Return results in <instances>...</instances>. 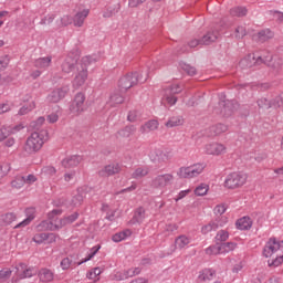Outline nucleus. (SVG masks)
<instances>
[{
    "label": "nucleus",
    "mask_w": 283,
    "mask_h": 283,
    "mask_svg": "<svg viewBox=\"0 0 283 283\" xmlns=\"http://www.w3.org/2000/svg\"><path fill=\"white\" fill-rule=\"evenodd\" d=\"M145 220V208L139 207L135 210L134 217L130 220L132 224H140Z\"/></svg>",
    "instance_id": "nucleus-29"
},
{
    "label": "nucleus",
    "mask_w": 283,
    "mask_h": 283,
    "mask_svg": "<svg viewBox=\"0 0 283 283\" xmlns=\"http://www.w3.org/2000/svg\"><path fill=\"white\" fill-rule=\"evenodd\" d=\"M189 242H191V240L185 234L179 235L175 240V244H176V247H178V249H185V247H187V244H189Z\"/></svg>",
    "instance_id": "nucleus-43"
},
{
    "label": "nucleus",
    "mask_w": 283,
    "mask_h": 283,
    "mask_svg": "<svg viewBox=\"0 0 283 283\" xmlns=\"http://www.w3.org/2000/svg\"><path fill=\"white\" fill-rule=\"evenodd\" d=\"M271 103V107L277 108V107H283V96L279 95L276 96L273 102Z\"/></svg>",
    "instance_id": "nucleus-58"
},
{
    "label": "nucleus",
    "mask_w": 283,
    "mask_h": 283,
    "mask_svg": "<svg viewBox=\"0 0 283 283\" xmlns=\"http://www.w3.org/2000/svg\"><path fill=\"white\" fill-rule=\"evenodd\" d=\"M174 174H160L155 176L151 181H150V187L151 189H167V187H169V185H174Z\"/></svg>",
    "instance_id": "nucleus-9"
},
{
    "label": "nucleus",
    "mask_w": 283,
    "mask_h": 283,
    "mask_svg": "<svg viewBox=\"0 0 283 283\" xmlns=\"http://www.w3.org/2000/svg\"><path fill=\"white\" fill-rule=\"evenodd\" d=\"M207 255H220L223 253L222 243H217L216 245H211L206 249Z\"/></svg>",
    "instance_id": "nucleus-36"
},
{
    "label": "nucleus",
    "mask_w": 283,
    "mask_h": 283,
    "mask_svg": "<svg viewBox=\"0 0 283 283\" xmlns=\"http://www.w3.org/2000/svg\"><path fill=\"white\" fill-rule=\"evenodd\" d=\"M51 63H52V56H46V57H39L38 60H35L34 65L35 67L43 70L45 67H50Z\"/></svg>",
    "instance_id": "nucleus-33"
},
{
    "label": "nucleus",
    "mask_w": 283,
    "mask_h": 283,
    "mask_svg": "<svg viewBox=\"0 0 283 283\" xmlns=\"http://www.w3.org/2000/svg\"><path fill=\"white\" fill-rule=\"evenodd\" d=\"M218 36H220L218 31L208 32L202 36L201 45H211V43H216V41H218Z\"/></svg>",
    "instance_id": "nucleus-22"
},
{
    "label": "nucleus",
    "mask_w": 283,
    "mask_h": 283,
    "mask_svg": "<svg viewBox=\"0 0 283 283\" xmlns=\"http://www.w3.org/2000/svg\"><path fill=\"white\" fill-rule=\"evenodd\" d=\"M216 277V270L213 269H205L199 273L200 282H211Z\"/></svg>",
    "instance_id": "nucleus-25"
},
{
    "label": "nucleus",
    "mask_w": 283,
    "mask_h": 283,
    "mask_svg": "<svg viewBox=\"0 0 283 283\" xmlns=\"http://www.w3.org/2000/svg\"><path fill=\"white\" fill-rule=\"evenodd\" d=\"M248 12L249 10H247V7H233L232 9H230V14L232 17H247Z\"/></svg>",
    "instance_id": "nucleus-37"
},
{
    "label": "nucleus",
    "mask_w": 283,
    "mask_h": 283,
    "mask_svg": "<svg viewBox=\"0 0 283 283\" xmlns=\"http://www.w3.org/2000/svg\"><path fill=\"white\" fill-rule=\"evenodd\" d=\"M262 65L270 67L272 74H280L282 72L283 59L273 57L271 53H262Z\"/></svg>",
    "instance_id": "nucleus-8"
},
{
    "label": "nucleus",
    "mask_w": 283,
    "mask_h": 283,
    "mask_svg": "<svg viewBox=\"0 0 283 283\" xmlns=\"http://www.w3.org/2000/svg\"><path fill=\"white\" fill-rule=\"evenodd\" d=\"M216 242H227L229 240V232L227 230H220L216 238H214Z\"/></svg>",
    "instance_id": "nucleus-50"
},
{
    "label": "nucleus",
    "mask_w": 283,
    "mask_h": 283,
    "mask_svg": "<svg viewBox=\"0 0 283 283\" xmlns=\"http://www.w3.org/2000/svg\"><path fill=\"white\" fill-rule=\"evenodd\" d=\"M185 124V119L182 116H172L166 123V127H180V125Z\"/></svg>",
    "instance_id": "nucleus-34"
},
{
    "label": "nucleus",
    "mask_w": 283,
    "mask_h": 283,
    "mask_svg": "<svg viewBox=\"0 0 283 283\" xmlns=\"http://www.w3.org/2000/svg\"><path fill=\"white\" fill-rule=\"evenodd\" d=\"M43 123H45V117H39L36 120L31 122L30 127L35 132H41Z\"/></svg>",
    "instance_id": "nucleus-48"
},
{
    "label": "nucleus",
    "mask_w": 283,
    "mask_h": 283,
    "mask_svg": "<svg viewBox=\"0 0 283 283\" xmlns=\"http://www.w3.org/2000/svg\"><path fill=\"white\" fill-rule=\"evenodd\" d=\"M181 70L188 74V76H196L198 73V70H196V66H191V64L181 63L180 64Z\"/></svg>",
    "instance_id": "nucleus-45"
},
{
    "label": "nucleus",
    "mask_w": 283,
    "mask_h": 283,
    "mask_svg": "<svg viewBox=\"0 0 283 283\" xmlns=\"http://www.w3.org/2000/svg\"><path fill=\"white\" fill-rule=\"evenodd\" d=\"M165 96L168 105H176V103H178V97H176V95L165 94Z\"/></svg>",
    "instance_id": "nucleus-63"
},
{
    "label": "nucleus",
    "mask_w": 283,
    "mask_h": 283,
    "mask_svg": "<svg viewBox=\"0 0 283 283\" xmlns=\"http://www.w3.org/2000/svg\"><path fill=\"white\" fill-rule=\"evenodd\" d=\"M83 158L78 155H72L62 160V167L65 169H72V167H78Z\"/></svg>",
    "instance_id": "nucleus-18"
},
{
    "label": "nucleus",
    "mask_w": 283,
    "mask_h": 283,
    "mask_svg": "<svg viewBox=\"0 0 283 283\" xmlns=\"http://www.w3.org/2000/svg\"><path fill=\"white\" fill-rule=\"evenodd\" d=\"M120 172V166L118 164L107 165L105 168L98 171V176L102 178H107L109 176H115V174Z\"/></svg>",
    "instance_id": "nucleus-19"
},
{
    "label": "nucleus",
    "mask_w": 283,
    "mask_h": 283,
    "mask_svg": "<svg viewBox=\"0 0 283 283\" xmlns=\"http://www.w3.org/2000/svg\"><path fill=\"white\" fill-rule=\"evenodd\" d=\"M134 134H136V126H125L123 129L117 132V138H129V136H134Z\"/></svg>",
    "instance_id": "nucleus-27"
},
{
    "label": "nucleus",
    "mask_w": 283,
    "mask_h": 283,
    "mask_svg": "<svg viewBox=\"0 0 283 283\" xmlns=\"http://www.w3.org/2000/svg\"><path fill=\"white\" fill-rule=\"evenodd\" d=\"M34 107H36V105L34 104V102H32L31 104H29V106H22L19 109V116H25V114H30V112H32V109H34Z\"/></svg>",
    "instance_id": "nucleus-54"
},
{
    "label": "nucleus",
    "mask_w": 283,
    "mask_h": 283,
    "mask_svg": "<svg viewBox=\"0 0 283 283\" xmlns=\"http://www.w3.org/2000/svg\"><path fill=\"white\" fill-rule=\"evenodd\" d=\"M238 244L235 242H226L221 243V249L223 253H230V251H234Z\"/></svg>",
    "instance_id": "nucleus-52"
},
{
    "label": "nucleus",
    "mask_w": 283,
    "mask_h": 283,
    "mask_svg": "<svg viewBox=\"0 0 283 283\" xmlns=\"http://www.w3.org/2000/svg\"><path fill=\"white\" fill-rule=\"evenodd\" d=\"M12 277V270L10 268H4L0 271V282H6Z\"/></svg>",
    "instance_id": "nucleus-51"
},
{
    "label": "nucleus",
    "mask_w": 283,
    "mask_h": 283,
    "mask_svg": "<svg viewBox=\"0 0 283 283\" xmlns=\"http://www.w3.org/2000/svg\"><path fill=\"white\" fill-rule=\"evenodd\" d=\"M46 240V233H38L33 237V242L36 244H43Z\"/></svg>",
    "instance_id": "nucleus-60"
},
{
    "label": "nucleus",
    "mask_w": 283,
    "mask_h": 283,
    "mask_svg": "<svg viewBox=\"0 0 283 283\" xmlns=\"http://www.w3.org/2000/svg\"><path fill=\"white\" fill-rule=\"evenodd\" d=\"M78 220V212H74L71 216L64 217L63 219H57V223L61 224V229L66 224H72V222H76Z\"/></svg>",
    "instance_id": "nucleus-32"
},
{
    "label": "nucleus",
    "mask_w": 283,
    "mask_h": 283,
    "mask_svg": "<svg viewBox=\"0 0 283 283\" xmlns=\"http://www.w3.org/2000/svg\"><path fill=\"white\" fill-rule=\"evenodd\" d=\"M147 81V77H143V75L138 72L127 73L118 81V88L120 94H125L127 90H132L135 85H138V83H145Z\"/></svg>",
    "instance_id": "nucleus-4"
},
{
    "label": "nucleus",
    "mask_w": 283,
    "mask_h": 283,
    "mask_svg": "<svg viewBox=\"0 0 283 283\" xmlns=\"http://www.w3.org/2000/svg\"><path fill=\"white\" fill-rule=\"evenodd\" d=\"M247 174L241 171L230 172L224 180V187L227 189H240L247 185Z\"/></svg>",
    "instance_id": "nucleus-6"
},
{
    "label": "nucleus",
    "mask_w": 283,
    "mask_h": 283,
    "mask_svg": "<svg viewBox=\"0 0 283 283\" xmlns=\"http://www.w3.org/2000/svg\"><path fill=\"white\" fill-rule=\"evenodd\" d=\"M229 129V127L224 124H217V125H212L209 128V134L210 136H220V134H224V132H227Z\"/></svg>",
    "instance_id": "nucleus-30"
},
{
    "label": "nucleus",
    "mask_w": 283,
    "mask_h": 283,
    "mask_svg": "<svg viewBox=\"0 0 283 283\" xmlns=\"http://www.w3.org/2000/svg\"><path fill=\"white\" fill-rule=\"evenodd\" d=\"M226 151H227V147L222 144L212 143V144L206 145V154H209L210 156H220Z\"/></svg>",
    "instance_id": "nucleus-17"
},
{
    "label": "nucleus",
    "mask_w": 283,
    "mask_h": 283,
    "mask_svg": "<svg viewBox=\"0 0 283 283\" xmlns=\"http://www.w3.org/2000/svg\"><path fill=\"white\" fill-rule=\"evenodd\" d=\"M283 263V255L276 256L275 259L269 260V266H280Z\"/></svg>",
    "instance_id": "nucleus-59"
},
{
    "label": "nucleus",
    "mask_w": 283,
    "mask_h": 283,
    "mask_svg": "<svg viewBox=\"0 0 283 283\" xmlns=\"http://www.w3.org/2000/svg\"><path fill=\"white\" fill-rule=\"evenodd\" d=\"M45 136H48V130L45 129L33 132L25 142L24 151L27 154H36L45 144Z\"/></svg>",
    "instance_id": "nucleus-3"
},
{
    "label": "nucleus",
    "mask_w": 283,
    "mask_h": 283,
    "mask_svg": "<svg viewBox=\"0 0 283 283\" xmlns=\"http://www.w3.org/2000/svg\"><path fill=\"white\" fill-rule=\"evenodd\" d=\"M150 160L153 163H165V153L163 150H155L150 153Z\"/></svg>",
    "instance_id": "nucleus-41"
},
{
    "label": "nucleus",
    "mask_w": 283,
    "mask_h": 283,
    "mask_svg": "<svg viewBox=\"0 0 283 283\" xmlns=\"http://www.w3.org/2000/svg\"><path fill=\"white\" fill-rule=\"evenodd\" d=\"M184 87L180 84H171L170 86L165 88V94H168L170 96H176V94H180L182 92Z\"/></svg>",
    "instance_id": "nucleus-35"
},
{
    "label": "nucleus",
    "mask_w": 283,
    "mask_h": 283,
    "mask_svg": "<svg viewBox=\"0 0 283 283\" xmlns=\"http://www.w3.org/2000/svg\"><path fill=\"white\" fill-rule=\"evenodd\" d=\"M10 63V59L8 57V55H4L2 57H0V72L6 70V67H8Z\"/></svg>",
    "instance_id": "nucleus-61"
},
{
    "label": "nucleus",
    "mask_w": 283,
    "mask_h": 283,
    "mask_svg": "<svg viewBox=\"0 0 283 283\" xmlns=\"http://www.w3.org/2000/svg\"><path fill=\"white\" fill-rule=\"evenodd\" d=\"M256 103L260 109H271V101L266 99L265 97L259 98Z\"/></svg>",
    "instance_id": "nucleus-53"
},
{
    "label": "nucleus",
    "mask_w": 283,
    "mask_h": 283,
    "mask_svg": "<svg viewBox=\"0 0 283 283\" xmlns=\"http://www.w3.org/2000/svg\"><path fill=\"white\" fill-rule=\"evenodd\" d=\"M90 251L91 252L88 253L87 258L80 261L77 263V266H81V264H85V262H90V260H92V258H94V255H96L98 251H101V244L93 247Z\"/></svg>",
    "instance_id": "nucleus-40"
},
{
    "label": "nucleus",
    "mask_w": 283,
    "mask_h": 283,
    "mask_svg": "<svg viewBox=\"0 0 283 283\" xmlns=\"http://www.w3.org/2000/svg\"><path fill=\"white\" fill-rule=\"evenodd\" d=\"M70 112L75 116L83 114L85 112V94L77 93L70 106Z\"/></svg>",
    "instance_id": "nucleus-12"
},
{
    "label": "nucleus",
    "mask_w": 283,
    "mask_h": 283,
    "mask_svg": "<svg viewBox=\"0 0 283 283\" xmlns=\"http://www.w3.org/2000/svg\"><path fill=\"white\" fill-rule=\"evenodd\" d=\"M83 200H85V196L83 193L78 192L75 195L71 200L72 207H81L83 205Z\"/></svg>",
    "instance_id": "nucleus-47"
},
{
    "label": "nucleus",
    "mask_w": 283,
    "mask_h": 283,
    "mask_svg": "<svg viewBox=\"0 0 283 283\" xmlns=\"http://www.w3.org/2000/svg\"><path fill=\"white\" fill-rule=\"evenodd\" d=\"M108 103L111 107H116V105L125 103V97L120 94V91H116L111 95Z\"/></svg>",
    "instance_id": "nucleus-28"
},
{
    "label": "nucleus",
    "mask_w": 283,
    "mask_h": 283,
    "mask_svg": "<svg viewBox=\"0 0 283 283\" xmlns=\"http://www.w3.org/2000/svg\"><path fill=\"white\" fill-rule=\"evenodd\" d=\"M63 213L61 209H54L49 212L48 218L49 220H44L38 224V231H59L61 229V224H59V217Z\"/></svg>",
    "instance_id": "nucleus-5"
},
{
    "label": "nucleus",
    "mask_w": 283,
    "mask_h": 283,
    "mask_svg": "<svg viewBox=\"0 0 283 283\" xmlns=\"http://www.w3.org/2000/svg\"><path fill=\"white\" fill-rule=\"evenodd\" d=\"M280 249H282L280 241H277L275 238H271L263 249V255L264 258H271L273 253L280 251Z\"/></svg>",
    "instance_id": "nucleus-14"
},
{
    "label": "nucleus",
    "mask_w": 283,
    "mask_h": 283,
    "mask_svg": "<svg viewBox=\"0 0 283 283\" xmlns=\"http://www.w3.org/2000/svg\"><path fill=\"white\" fill-rule=\"evenodd\" d=\"M25 185V177L24 176H17L14 180L11 181V187L13 189H21Z\"/></svg>",
    "instance_id": "nucleus-44"
},
{
    "label": "nucleus",
    "mask_w": 283,
    "mask_h": 283,
    "mask_svg": "<svg viewBox=\"0 0 283 283\" xmlns=\"http://www.w3.org/2000/svg\"><path fill=\"white\" fill-rule=\"evenodd\" d=\"M25 213H27V218L22 222L14 226V229H21V227H28V224H30V222L34 220V208H28L25 210Z\"/></svg>",
    "instance_id": "nucleus-26"
},
{
    "label": "nucleus",
    "mask_w": 283,
    "mask_h": 283,
    "mask_svg": "<svg viewBox=\"0 0 283 283\" xmlns=\"http://www.w3.org/2000/svg\"><path fill=\"white\" fill-rule=\"evenodd\" d=\"M254 65H262V54L258 55L251 53L239 62V67H241V70H249L250 67H254Z\"/></svg>",
    "instance_id": "nucleus-10"
},
{
    "label": "nucleus",
    "mask_w": 283,
    "mask_h": 283,
    "mask_svg": "<svg viewBox=\"0 0 283 283\" xmlns=\"http://www.w3.org/2000/svg\"><path fill=\"white\" fill-rule=\"evenodd\" d=\"M43 171L46 174V176H54L56 174V168L53 166H46L43 168Z\"/></svg>",
    "instance_id": "nucleus-64"
},
{
    "label": "nucleus",
    "mask_w": 283,
    "mask_h": 283,
    "mask_svg": "<svg viewBox=\"0 0 283 283\" xmlns=\"http://www.w3.org/2000/svg\"><path fill=\"white\" fill-rule=\"evenodd\" d=\"M213 211L217 217L201 228V233H203V235H207V233H211V231H218L220 227H224L228 222L227 217L222 216L227 211V208L224 206H216Z\"/></svg>",
    "instance_id": "nucleus-2"
},
{
    "label": "nucleus",
    "mask_w": 283,
    "mask_h": 283,
    "mask_svg": "<svg viewBox=\"0 0 283 283\" xmlns=\"http://www.w3.org/2000/svg\"><path fill=\"white\" fill-rule=\"evenodd\" d=\"M247 36V28L240 25L235 29V39H244Z\"/></svg>",
    "instance_id": "nucleus-56"
},
{
    "label": "nucleus",
    "mask_w": 283,
    "mask_h": 283,
    "mask_svg": "<svg viewBox=\"0 0 283 283\" xmlns=\"http://www.w3.org/2000/svg\"><path fill=\"white\" fill-rule=\"evenodd\" d=\"M209 191V185L201 184L195 189V196H207Z\"/></svg>",
    "instance_id": "nucleus-49"
},
{
    "label": "nucleus",
    "mask_w": 283,
    "mask_h": 283,
    "mask_svg": "<svg viewBox=\"0 0 283 283\" xmlns=\"http://www.w3.org/2000/svg\"><path fill=\"white\" fill-rule=\"evenodd\" d=\"M10 134H12V130L10 129V127L0 128V142L6 140V138H8Z\"/></svg>",
    "instance_id": "nucleus-57"
},
{
    "label": "nucleus",
    "mask_w": 283,
    "mask_h": 283,
    "mask_svg": "<svg viewBox=\"0 0 283 283\" xmlns=\"http://www.w3.org/2000/svg\"><path fill=\"white\" fill-rule=\"evenodd\" d=\"M69 93L70 85H63L62 87L53 90L46 98L49 103H60V101H63V98H65V96H67Z\"/></svg>",
    "instance_id": "nucleus-13"
},
{
    "label": "nucleus",
    "mask_w": 283,
    "mask_h": 283,
    "mask_svg": "<svg viewBox=\"0 0 283 283\" xmlns=\"http://www.w3.org/2000/svg\"><path fill=\"white\" fill-rule=\"evenodd\" d=\"M78 65H81V62L78 63L76 57L66 56L61 65L62 72H64V74H71V72L77 70Z\"/></svg>",
    "instance_id": "nucleus-15"
},
{
    "label": "nucleus",
    "mask_w": 283,
    "mask_h": 283,
    "mask_svg": "<svg viewBox=\"0 0 283 283\" xmlns=\"http://www.w3.org/2000/svg\"><path fill=\"white\" fill-rule=\"evenodd\" d=\"M92 63H96V59L92 55H86L82 57L80 64H77V74L73 80V87L78 90V87H83L85 85V81H87V65H92Z\"/></svg>",
    "instance_id": "nucleus-1"
},
{
    "label": "nucleus",
    "mask_w": 283,
    "mask_h": 283,
    "mask_svg": "<svg viewBox=\"0 0 283 283\" xmlns=\"http://www.w3.org/2000/svg\"><path fill=\"white\" fill-rule=\"evenodd\" d=\"M237 229L240 231H249L253 227V221L249 217H243L237 221Z\"/></svg>",
    "instance_id": "nucleus-24"
},
{
    "label": "nucleus",
    "mask_w": 283,
    "mask_h": 283,
    "mask_svg": "<svg viewBox=\"0 0 283 283\" xmlns=\"http://www.w3.org/2000/svg\"><path fill=\"white\" fill-rule=\"evenodd\" d=\"M254 39L258 43H266V41L273 39V33L270 29H265L254 35Z\"/></svg>",
    "instance_id": "nucleus-23"
},
{
    "label": "nucleus",
    "mask_w": 283,
    "mask_h": 283,
    "mask_svg": "<svg viewBox=\"0 0 283 283\" xmlns=\"http://www.w3.org/2000/svg\"><path fill=\"white\" fill-rule=\"evenodd\" d=\"M90 15V10L84 9L77 12L73 18V24L75 28H83V23H85V19Z\"/></svg>",
    "instance_id": "nucleus-20"
},
{
    "label": "nucleus",
    "mask_w": 283,
    "mask_h": 283,
    "mask_svg": "<svg viewBox=\"0 0 283 283\" xmlns=\"http://www.w3.org/2000/svg\"><path fill=\"white\" fill-rule=\"evenodd\" d=\"M156 129H158V120L156 119L148 120L145 125L140 127L142 134H147Z\"/></svg>",
    "instance_id": "nucleus-31"
},
{
    "label": "nucleus",
    "mask_w": 283,
    "mask_h": 283,
    "mask_svg": "<svg viewBox=\"0 0 283 283\" xmlns=\"http://www.w3.org/2000/svg\"><path fill=\"white\" fill-rule=\"evenodd\" d=\"M61 266H62L63 271H67V269H70V266H72V260H70V258H64L61 261Z\"/></svg>",
    "instance_id": "nucleus-62"
},
{
    "label": "nucleus",
    "mask_w": 283,
    "mask_h": 283,
    "mask_svg": "<svg viewBox=\"0 0 283 283\" xmlns=\"http://www.w3.org/2000/svg\"><path fill=\"white\" fill-rule=\"evenodd\" d=\"M148 175H149L148 167H139L133 172L132 178H135L136 180H138V178H145V176H148Z\"/></svg>",
    "instance_id": "nucleus-39"
},
{
    "label": "nucleus",
    "mask_w": 283,
    "mask_h": 283,
    "mask_svg": "<svg viewBox=\"0 0 283 283\" xmlns=\"http://www.w3.org/2000/svg\"><path fill=\"white\" fill-rule=\"evenodd\" d=\"M0 220L4 226L12 224L17 220V214L14 212H7L0 217Z\"/></svg>",
    "instance_id": "nucleus-38"
},
{
    "label": "nucleus",
    "mask_w": 283,
    "mask_h": 283,
    "mask_svg": "<svg viewBox=\"0 0 283 283\" xmlns=\"http://www.w3.org/2000/svg\"><path fill=\"white\" fill-rule=\"evenodd\" d=\"M38 276L40 282L49 283L54 280V272H52L50 269L43 268L39 271Z\"/></svg>",
    "instance_id": "nucleus-21"
},
{
    "label": "nucleus",
    "mask_w": 283,
    "mask_h": 283,
    "mask_svg": "<svg viewBox=\"0 0 283 283\" xmlns=\"http://www.w3.org/2000/svg\"><path fill=\"white\" fill-rule=\"evenodd\" d=\"M73 23V18L71 15H63L61 19H60V24H59V28L62 27H67V25H72Z\"/></svg>",
    "instance_id": "nucleus-55"
},
{
    "label": "nucleus",
    "mask_w": 283,
    "mask_h": 283,
    "mask_svg": "<svg viewBox=\"0 0 283 283\" xmlns=\"http://www.w3.org/2000/svg\"><path fill=\"white\" fill-rule=\"evenodd\" d=\"M17 271H18L19 280H25V277H32L36 273V270H34V268H30L25 263H20L19 266L17 268Z\"/></svg>",
    "instance_id": "nucleus-16"
},
{
    "label": "nucleus",
    "mask_w": 283,
    "mask_h": 283,
    "mask_svg": "<svg viewBox=\"0 0 283 283\" xmlns=\"http://www.w3.org/2000/svg\"><path fill=\"white\" fill-rule=\"evenodd\" d=\"M205 171V165L202 164H195L188 167H180L177 171L178 178L181 179H191V178H198L200 174Z\"/></svg>",
    "instance_id": "nucleus-7"
},
{
    "label": "nucleus",
    "mask_w": 283,
    "mask_h": 283,
    "mask_svg": "<svg viewBox=\"0 0 283 283\" xmlns=\"http://www.w3.org/2000/svg\"><path fill=\"white\" fill-rule=\"evenodd\" d=\"M237 107L238 103L235 101L223 99L219 102V111H217V114H221V116H226L228 118L233 115Z\"/></svg>",
    "instance_id": "nucleus-11"
},
{
    "label": "nucleus",
    "mask_w": 283,
    "mask_h": 283,
    "mask_svg": "<svg viewBox=\"0 0 283 283\" xmlns=\"http://www.w3.org/2000/svg\"><path fill=\"white\" fill-rule=\"evenodd\" d=\"M132 235V230H125L122 232H118L112 237L113 242H123L125 238H129Z\"/></svg>",
    "instance_id": "nucleus-42"
},
{
    "label": "nucleus",
    "mask_w": 283,
    "mask_h": 283,
    "mask_svg": "<svg viewBox=\"0 0 283 283\" xmlns=\"http://www.w3.org/2000/svg\"><path fill=\"white\" fill-rule=\"evenodd\" d=\"M119 11H120V3H117L115 8H108V10L103 13V17L104 19H109L115 14H118Z\"/></svg>",
    "instance_id": "nucleus-46"
}]
</instances>
